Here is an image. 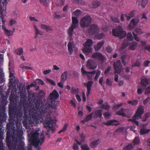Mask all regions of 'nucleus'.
Here are the masks:
<instances>
[{
	"label": "nucleus",
	"instance_id": "obj_1",
	"mask_svg": "<svg viewBox=\"0 0 150 150\" xmlns=\"http://www.w3.org/2000/svg\"><path fill=\"white\" fill-rule=\"evenodd\" d=\"M50 113L47 111L46 112H41L40 111L39 107L35 109L33 108L29 112L30 118L28 119L29 124L32 125L38 123L40 121L43 122L44 126L47 131L50 130L54 131L55 129L52 125L55 123V121L52 120L50 118Z\"/></svg>",
	"mask_w": 150,
	"mask_h": 150
},
{
	"label": "nucleus",
	"instance_id": "obj_2",
	"mask_svg": "<svg viewBox=\"0 0 150 150\" xmlns=\"http://www.w3.org/2000/svg\"><path fill=\"white\" fill-rule=\"evenodd\" d=\"M28 140L31 144L36 147L41 145L44 141V135L41 134H39V129L32 131L28 130Z\"/></svg>",
	"mask_w": 150,
	"mask_h": 150
},
{
	"label": "nucleus",
	"instance_id": "obj_3",
	"mask_svg": "<svg viewBox=\"0 0 150 150\" xmlns=\"http://www.w3.org/2000/svg\"><path fill=\"white\" fill-rule=\"evenodd\" d=\"M144 109L143 106H140L137 108V111L132 119H129V120L135 124L137 125H139V122L136 120L137 119L141 118V115L144 113Z\"/></svg>",
	"mask_w": 150,
	"mask_h": 150
},
{
	"label": "nucleus",
	"instance_id": "obj_4",
	"mask_svg": "<svg viewBox=\"0 0 150 150\" xmlns=\"http://www.w3.org/2000/svg\"><path fill=\"white\" fill-rule=\"evenodd\" d=\"M78 20L76 17L74 16L72 17V24L71 26L69 28L68 30V33L69 35L68 37V39H69L70 40L71 39L73 30L78 26Z\"/></svg>",
	"mask_w": 150,
	"mask_h": 150
},
{
	"label": "nucleus",
	"instance_id": "obj_5",
	"mask_svg": "<svg viewBox=\"0 0 150 150\" xmlns=\"http://www.w3.org/2000/svg\"><path fill=\"white\" fill-rule=\"evenodd\" d=\"M92 21L91 17L88 15L83 17L80 22V24L81 28H85L88 26Z\"/></svg>",
	"mask_w": 150,
	"mask_h": 150
},
{
	"label": "nucleus",
	"instance_id": "obj_6",
	"mask_svg": "<svg viewBox=\"0 0 150 150\" xmlns=\"http://www.w3.org/2000/svg\"><path fill=\"white\" fill-rule=\"evenodd\" d=\"M59 94L56 90H54L52 92L50 93L48 98V101L50 103V105H53V103L55 100L59 97Z\"/></svg>",
	"mask_w": 150,
	"mask_h": 150
},
{
	"label": "nucleus",
	"instance_id": "obj_7",
	"mask_svg": "<svg viewBox=\"0 0 150 150\" xmlns=\"http://www.w3.org/2000/svg\"><path fill=\"white\" fill-rule=\"evenodd\" d=\"M99 31V28L97 25L92 24L90 26L88 33L89 35H93L98 33Z\"/></svg>",
	"mask_w": 150,
	"mask_h": 150
},
{
	"label": "nucleus",
	"instance_id": "obj_8",
	"mask_svg": "<svg viewBox=\"0 0 150 150\" xmlns=\"http://www.w3.org/2000/svg\"><path fill=\"white\" fill-rule=\"evenodd\" d=\"M127 39L124 40L122 42V50L125 49L129 45V41H132L133 40V37L130 32L127 33Z\"/></svg>",
	"mask_w": 150,
	"mask_h": 150
},
{
	"label": "nucleus",
	"instance_id": "obj_9",
	"mask_svg": "<svg viewBox=\"0 0 150 150\" xmlns=\"http://www.w3.org/2000/svg\"><path fill=\"white\" fill-rule=\"evenodd\" d=\"M143 33V32L141 29L138 27L135 28L132 32L134 40L137 42H139V39L138 37L137 34H141Z\"/></svg>",
	"mask_w": 150,
	"mask_h": 150
},
{
	"label": "nucleus",
	"instance_id": "obj_10",
	"mask_svg": "<svg viewBox=\"0 0 150 150\" xmlns=\"http://www.w3.org/2000/svg\"><path fill=\"white\" fill-rule=\"evenodd\" d=\"M86 66L90 69H94L97 66V63L93 60L89 59L87 61Z\"/></svg>",
	"mask_w": 150,
	"mask_h": 150
},
{
	"label": "nucleus",
	"instance_id": "obj_11",
	"mask_svg": "<svg viewBox=\"0 0 150 150\" xmlns=\"http://www.w3.org/2000/svg\"><path fill=\"white\" fill-rule=\"evenodd\" d=\"M92 57L96 60L101 61L102 62H103L105 59L104 57L102 54L99 52L93 53L92 55Z\"/></svg>",
	"mask_w": 150,
	"mask_h": 150
},
{
	"label": "nucleus",
	"instance_id": "obj_12",
	"mask_svg": "<svg viewBox=\"0 0 150 150\" xmlns=\"http://www.w3.org/2000/svg\"><path fill=\"white\" fill-rule=\"evenodd\" d=\"M150 83V79L144 77L142 78L140 83V86H142V89L145 90L148 85Z\"/></svg>",
	"mask_w": 150,
	"mask_h": 150
},
{
	"label": "nucleus",
	"instance_id": "obj_13",
	"mask_svg": "<svg viewBox=\"0 0 150 150\" xmlns=\"http://www.w3.org/2000/svg\"><path fill=\"white\" fill-rule=\"evenodd\" d=\"M122 28L120 26L118 27L116 29L112 30V33L113 35L118 37L120 39L121 38Z\"/></svg>",
	"mask_w": 150,
	"mask_h": 150
},
{
	"label": "nucleus",
	"instance_id": "obj_14",
	"mask_svg": "<svg viewBox=\"0 0 150 150\" xmlns=\"http://www.w3.org/2000/svg\"><path fill=\"white\" fill-rule=\"evenodd\" d=\"M81 70L82 74L83 75H86L89 79H91L92 75H94L95 73V71L92 72L86 71L85 70L84 68L83 67L81 68Z\"/></svg>",
	"mask_w": 150,
	"mask_h": 150
},
{
	"label": "nucleus",
	"instance_id": "obj_15",
	"mask_svg": "<svg viewBox=\"0 0 150 150\" xmlns=\"http://www.w3.org/2000/svg\"><path fill=\"white\" fill-rule=\"evenodd\" d=\"M114 68L115 70V74L120 73L121 69V62L118 60L115 62L114 64Z\"/></svg>",
	"mask_w": 150,
	"mask_h": 150
},
{
	"label": "nucleus",
	"instance_id": "obj_16",
	"mask_svg": "<svg viewBox=\"0 0 150 150\" xmlns=\"http://www.w3.org/2000/svg\"><path fill=\"white\" fill-rule=\"evenodd\" d=\"M139 19L138 18H134L132 19L129 25V28L130 29H132L135 27L139 22Z\"/></svg>",
	"mask_w": 150,
	"mask_h": 150
},
{
	"label": "nucleus",
	"instance_id": "obj_17",
	"mask_svg": "<svg viewBox=\"0 0 150 150\" xmlns=\"http://www.w3.org/2000/svg\"><path fill=\"white\" fill-rule=\"evenodd\" d=\"M93 83V82L92 81H90L88 82L84 83V86L86 87L87 89V95L88 97L89 94L91 93V86Z\"/></svg>",
	"mask_w": 150,
	"mask_h": 150
},
{
	"label": "nucleus",
	"instance_id": "obj_18",
	"mask_svg": "<svg viewBox=\"0 0 150 150\" xmlns=\"http://www.w3.org/2000/svg\"><path fill=\"white\" fill-rule=\"evenodd\" d=\"M119 122L115 120H108L106 122H104L103 123V125H119Z\"/></svg>",
	"mask_w": 150,
	"mask_h": 150
},
{
	"label": "nucleus",
	"instance_id": "obj_19",
	"mask_svg": "<svg viewBox=\"0 0 150 150\" xmlns=\"http://www.w3.org/2000/svg\"><path fill=\"white\" fill-rule=\"evenodd\" d=\"M68 50L70 54H72L73 52V49L75 47V45L73 41H70L68 45Z\"/></svg>",
	"mask_w": 150,
	"mask_h": 150
},
{
	"label": "nucleus",
	"instance_id": "obj_20",
	"mask_svg": "<svg viewBox=\"0 0 150 150\" xmlns=\"http://www.w3.org/2000/svg\"><path fill=\"white\" fill-rule=\"evenodd\" d=\"M84 47L82 49V52L86 55H88L90 53H92L93 48L88 46H84Z\"/></svg>",
	"mask_w": 150,
	"mask_h": 150
},
{
	"label": "nucleus",
	"instance_id": "obj_21",
	"mask_svg": "<svg viewBox=\"0 0 150 150\" xmlns=\"http://www.w3.org/2000/svg\"><path fill=\"white\" fill-rule=\"evenodd\" d=\"M150 131V129H147L146 126L144 125L140 127V134L141 135H143L149 133Z\"/></svg>",
	"mask_w": 150,
	"mask_h": 150
},
{
	"label": "nucleus",
	"instance_id": "obj_22",
	"mask_svg": "<svg viewBox=\"0 0 150 150\" xmlns=\"http://www.w3.org/2000/svg\"><path fill=\"white\" fill-rule=\"evenodd\" d=\"M136 12V11L133 10L131 11L129 13L124 14L125 16L127 18V20L129 21L132 18L134 17Z\"/></svg>",
	"mask_w": 150,
	"mask_h": 150
},
{
	"label": "nucleus",
	"instance_id": "obj_23",
	"mask_svg": "<svg viewBox=\"0 0 150 150\" xmlns=\"http://www.w3.org/2000/svg\"><path fill=\"white\" fill-rule=\"evenodd\" d=\"M104 41L102 40L98 43L97 44L94 46V48L96 51H98L101 49L104 43Z\"/></svg>",
	"mask_w": 150,
	"mask_h": 150
},
{
	"label": "nucleus",
	"instance_id": "obj_24",
	"mask_svg": "<svg viewBox=\"0 0 150 150\" xmlns=\"http://www.w3.org/2000/svg\"><path fill=\"white\" fill-rule=\"evenodd\" d=\"M100 5V2L97 1H94L92 2L89 4V6L91 8H96L99 7Z\"/></svg>",
	"mask_w": 150,
	"mask_h": 150
},
{
	"label": "nucleus",
	"instance_id": "obj_25",
	"mask_svg": "<svg viewBox=\"0 0 150 150\" xmlns=\"http://www.w3.org/2000/svg\"><path fill=\"white\" fill-rule=\"evenodd\" d=\"M130 56L128 54H123V52H122V64L125 65V63L127 62L130 58Z\"/></svg>",
	"mask_w": 150,
	"mask_h": 150
},
{
	"label": "nucleus",
	"instance_id": "obj_26",
	"mask_svg": "<svg viewBox=\"0 0 150 150\" xmlns=\"http://www.w3.org/2000/svg\"><path fill=\"white\" fill-rule=\"evenodd\" d=\"M41 28L42 29H45L47 31L50 32L52 31V28L49 25L44 24H42L41 25Z\"/></svg>",
	"mask_w": 150,
	"mask_h": 150
},
{
	"label": "nucleus",
	"instance_id": "obj_27",
	"mask_svg": "<svg viewBox=\"0 0 150 150\" xmlns=\"http://www.w3.org/2000/svg\"><path fill=\"white\" fill-rule=\"evenodd\" d=\"M148 2V0H142L139 4V7L143 8H145Z\"/></svg>",
	"mask_w": 150,
	"mask_h": 150
},
{
	"label": "nucleus",
	"instance_id": "obj_28",
	"mask_svg": "<svg viewBox=\"0 0 150 150\" xmlns=\"http://www.w3.org/2000/svg\"><path fill=\"white\" fill-rule=\"evenodd\" d=\"M34 29L35 31V38H36L37 37L38 35H43V33L42 31L38 29V27L35 25H34Z\"/></svg>",
	"mask_w": 150,
	"mask_h": 150
},
{
	"label": "nucleus",
	"instance_id": "obj_29",
	"mask_svg": "<svg viewBox=\"0 0 150 150\" xmlns=\"http://www.w3.org/2000/svg\"><path fill=\"white\" fill-rule=\"evenodd\" d=\"M138 43L136 42H133L130 44L129 49L134 50L136 48L138 45Z\"/></svg>",
	"mask_w": 150,
	"mask_h": 150
},
{
	"label": "nucleus",
	"instance_id": "obj_30",
	"mask_svg": "<svg viewBox=\"0 0 150 150\" xmlns=\"http://www.w3.org/2000/svg\"><path fill=\"white\" fill-rule=\"evenodd\" d=\"M80 136L81 139V140L80 142H79L77 139H76L75 140V142L76 143L79 145H81L82 143L84 142L85 139V136L84 134L81 133L80 135Z\"/></svg>",
	"mask_w": 150,
	"mask_h": 150
},
{
	"label": "nucleus",
	"instance_id": "obj_31",
	"mask_svg": "<svg viewBox=\"0 0 150 150\" xmlns=\"http://www.w3.org/2000/svg\"><path fill=\"white\" fill-rule=\"evenodd\" d=\"M2 28L4 31L5 33L7 35L10 36L13 34V32L12 31L7 30L5 26L3 25L2 26Z\"/></svg>",
	"mask_w": 150,
	"mask_h": 150
},
{
	"label": "nucleus",
	"instance_id": "obj_32",
	"mask_svg": "<svg viewBox=\"0 0 150 150\" xmlns=\"http://www.w3.org/2000/svg\"><path fill=\"white\" fill-rule=\"evenodd\" d=\"M100 143V140L97 139L96 140L92 142L90 144V146L92 148H95Z\"/></svg>",
	"mask_w": 150,
	"mask_h": 150
},
{
	"label": "nucleus",
	"instance_id": "obj_33",
	"mask_svg": "<svg viewBox=\"0 0 150 150\" xmlns=\"http://www.w3.org/2000/svg\"><path fill=\"white\" fill-rule=\"evenodd\" d=\"M93 41L91 39L87 40L85 43L83 44V46H88L91 47L92 45Z\"/></svg>",
	"mask_w": 150,
	"mask_h": 150
},
{
	"label": "nucleus",
	"instance_id": "obj_34",
	"mask_svg": "<svg viewBox=\"0 0 150 150\" xmlns=\"http://www.w3.org/2000/svg\"><path fill=\"white\" fill-rule=\"evenodd\" d=\"M65 0H57L55 4L58 6H62L64 4Z\"/></svg>",
	"mask_w": 150,
	"mask_h": 150
},
{
	"label": "nucleus",
	"instance_id": "obj_35",
	"mask_svg": "<svg viewBox=\"0 0 150 150\" xmlns=\"http://www.w3.org/2000/svg\"><path fill=\"white\" fill-rule=\"evenodd\" d=\"M67 72L65 71L63 73L61 76V80L62 81H65L67 78Z\"/></svg>",
	"mask_w": 150,
	"mask_h": 150
},
{
	"label": "nucleus",
	"instance_id": "obj_36",
	"mask_svg": "<svg viewBox=\"0 0 150 150\" xmlns=\"http://www.w3.org/2000/svg\"><path fill=\"white\" fill-rule=\"evenodd\" d=\"M103 111L100 110H96L95 112V114L97 116L96 117H101L102 116V112Z\"/></svg>",
	"mask_w": 150,
	"mask_h": 150
},
{
	"label": "nucleus",
	"instance_id": "obj_37",
	"mask_svg": "<svg viewBox=\"0 0 150 150\" xmlns=\"http://www.w3.org/2000/svg\"><path fill=\"white\" fill-rule=\"evenodd\" d=\"M15 52L17 54L21 55L23 54V50L22 48H19L15 50Z\"/></svg>",
	"mask_w": 150,
	"mask_h": 150
},
{
	"label": "nucleus",
	"instance_id": "obj_38",
	"mask_svg": "<svg viewBox=\"0 0 150 150\" xmlns=\"http://www.w3.org/2000/svg\"><path fill=\"white\" fill-rule=\"evenodd\" d=\"M95 71L96 75L94 78V80L95 81H97L100 75L101 74V71L100 70L98 69Z\"/></svg>",
	"mask_w": 150,
	"mask_h": 150
},
{
	"label": "nucleus",
	"instance_id": "obj_39",
	"mask_svg": "<svg viewBox=\"0 0 150 150\" xmlns=\"http://www.w3.org/2000/svg\"><path fill=\"white\" fill-rule=\"evenodd\" d=\"M133 147L132 144H130L125 147L124 149V150H132Z\"/></svg>",
	"mask_w": 150,
	"mask_h": 150
},
{
	"label": "nucleus",
	"instance_id": "obj_40",
	"mask_svg": "<svg viewBox=\"0 0 150 150\" xmlns=\"http://www.w3.org/2000/svg\"><path fill=\"white\" fill-rule=\"evenodd\" d=\"M40 1L41 3L46 6H48L50 3L49 0H40Z\"/></svg>",
	"mask_w": 150,
	"mask_h": 150
},
{
	"label": "nucleus",
	"instance_id": "obj_41",
	"mask_svg": "<svg viewBox=\"0 0 150 150\" xmlns=\"http://www.w3.org/2000/svg\"><path fill=\"white\" fill-rule=\"evenodd\" d=\"M81 11L79 9H77L73 13V15L78 16L81 15Z\"/></svg>",
	"mask_w": 150,
	"mask_h": 150
},
{
	"label": "nucleus",
	"instance_id": "obj_42",
	"mask_svg": "<svg viewBox=\"0 0 150 150\" xmlns=\"http://www.w3.org/2000/svg\"><path fill=\"white\" fill-rule=\"evenodd\" d=\"M100 106L101 108L105 109L106 110H108L110 108V106L107 103H104L102 105V106L100 105Z\"/></svg>",
	"mask_w": 150,
	"mask_h": 150
},
{
	"label": "nucleus",
	"instance_id": "obj_43",
	"mask_svg": "<svg viewBox=\"0 0 150 150\" xmlns=\"http://www.w3.org/2000/svg\"><path fill=\"white\" fill-rule=\"evenodd\" d=\"M18 147L19 148H20V150H26L24 147V143L23 142H21L20 145H19ZM28 150H32L31 149H29Z\"/></svg>",
	"mask_w": 150,
	"mask_h": 150
},
{
	"label": "nucleus",
	"instance_id": "obj_44",
	"mask_svg": "<svg viewBox=\"0 0 150 150\" xmlns=\"http://www.w3.org/2000/svg\"><path fill=\"white\" fill-rule=\"evenodd\" d=\"M105 36V35L103 33H100L96 35L95 36V38L99 40H100Z\"/></svg>",
	"mask_w": 150,
	"mask_h": 150
},
{
	"label": "nucleus",
	"instance_id": "obj_45",
	"mask_svg": "<svg viewBox=\"0 0 150 150\" xmlns=\"http://www.w3.org/2000/svg\"><path fill=\"white\" fill-rule=\"evenodd\" d=\"M138 102V101L137 100H135L133 101L130 100L128 101H127V103L132 105H135L137 104Z\"/></svg>",
	"mask_w": 150,
	"mask_h": 150
},
{
	"label": "nucleus",
	"instance_id": "obj_46",
	"mask_svg": "<svg viewBox=\"0 0 150 150\" xmlns=\"http://www.w3.org/2000/svg\"><path fill=\"white\" fill-rule=\"evenodd\" d=\"M81 148L82 150H89L90 148L88 145L87 144H83L82 145Z\"/></svg>",
	"mask_w": 150,
	"mask_h": 150
},
{
	"label": "nucleus",
	"instance_id": "obj_47",
	"mask_svg": "<svg viewBox=\"0 0 150 150\" xmlns=\"http://www.w3.org/2000/svg\"><path fill=\"white\" fill-rule=\"evenodd\" d=\"M141 66V62L139 60H137L135 63L132 65V67H139Z\"/></svg>",
	"mask_w": 150,
	"mask_h": 150
},
{
	"label": "nucleus",
	"instance_id": "obj_48",
	"mask_svg": "<svg viewBox=\"0 0 150 150\" xmlns=\"http://www.w3.org/2000/svg\"><path fill=\"white\" fill-rule=\"evenodd\" d=\"M139 137H136L134 138L133 141V143L134 145L138 144L139 143Z\"/></svg>",
	"mask_w": 150,
	"mask_h": 150
},
{
	"label": "nucleus",
	"instance_id": "obj_49",
	"mask_svg": "<svg viewBox=\"0 0 150 150\" xmlns=\"http://www.w3.org/2000/svg\"><path fill=\"white\" fill-rule=\"evenodd\" d=\"M46 80L47 82L49 83L50 84H51L53 86H55L56 85V83L54 81L48 78Z\"/></svg>",
	"mask_w": 150,
	"mask_h": 150
},
{
	"label": "nucleus",
	"instance_id": "obj_50",
	"mask_svg": "<svg viewBox=\"0 0 150 150\" xmlns=\"http://www.w3.org/2000/svg\"><path fill=\"white\" fill-rule=\"evenodd\" d=\"M144 90L142 89V86H141L138 87L137 90V92L139 94H141Z\"/></svg>",
	"mask_w": 150,
	"mask_h": 150
},
{
	"label": "nucleus",
	"instance_id": "obj_51",
	"mask_svg": "<svg viewBox=\"0 0 150 150\" xmlns=\"http://www.w3.org/2000/svg\"><path fill=\"white\" fill-rule=\"evenodd\" d=\"M68 125V124L66 123L64 124L63 128L60 130L58 132V133H60L61 132L65 131L67 129V128Z\"/></svg>",
	"mask_w": 150,
	"mask_h": 150
},
{
	"label": "nucleus",
	"instance_id": "obj_52",
	"mask_svg": "<svg viewBox=\"0 0 150 150\" xmlns=\"http://www.w3.org/2000/svg\"><path fill=\"white\" fill-rule=\"evenodd\" d=\"M16 23V22L15 19H11L9 23V24L10 26H12Z\"/></svg>",
	"mask_w": 150,
	"mask_h": 150
},
{
	"label": "nucleus",
	"instance_id": "obj_53",
	"mask_svg": "<svg viewBox=\"0 0 150 150\" xmlns=\"http://www.w3.org/2000/svg\"><path fill=\"white\" fill-rule=\"evenodd\" d=\"M112 80L107 79H106V84L109 86H111L112 85Z\"/></svg>",
	"mask_w": 150,
	"mask_h": 150
},
{
	"label": "nucleus",
	"instance_id": "obj_54",
	"mask_svg": "<svg viewBox=\"0 0 150 150\" xmlns=\"http://www.w3.org/2000/svg\"><path fill=\"white\" fill-rule=\"evenodd\" d=\"M112 21L115 23H119V20L117 17L115 16L112 17Z\"/></svg>",
	"mask_w": 150,
	"mask_h": 150
},
{
	"label": "nucleus",
	"instance_id": "obj_55",
	"mask_svg": "<svg viewBox=\"0 0 150 150\" xmlns=\"http://www.w3.org/2000/svg\"><path fill=\"white\" fill-rule=\"evenodd\" d=\"M111 115V114L109 112H105L103 114V115L105 119H108Z\"/></svg>",
	"mask_w": 150,
	"mask_h": 150
},
{
	"label": "nucleus",
	"instance_id": "obj_56",
	"mask_svg": "<svg viewBox=\"0 0 150 150\" xmlns=\"http://www.w3.org/2000/svg\"><path fill=\"white\" fill-rule=\"evenodd\" d=\"M35 83L36 84L41 85H43L44 83V82L43 81L39 79L36 80L35 81Z\"/></svg>",
	"mask_w": 150,
	"mask_h": 150
},
{
	"label": "nucleus",
	"instance_id": "obj_57",
	"mask_svg": "<svg viewBox=\"0 0 150 150\" xmlns=\"http://www.w3.org/2000/svg\"><path fill=\"white\" fill-rule=\"evenodd\" d=\"M150 93V85L148 86L145 90L144 93L145 94H148Z\"/></svg>",
	"mask_w": 150,
	"mask_h": 150
},
{
	"label": "nucleus",
	"instance_id": "obj_58",
	"mask_svg": "<svg viewBox=\"0 0 150 150\" xmlns=\"http://www.w3.org/2000/svg\"><path fill=\"white\" fill-rule=\"evenodd\" d=\"M4 54H0V64L1 65L4 62Z\"/></svg>",
	"mask_w": 150,
	"mask_h": 150
},
{
	"label": "nucleus",
	"instance_id": "obj_59",
	"mask_svg": "<svg viewBox=\"0 0 150 150\" xmlns=\"http://www.w3.org/2000/svg\"><path fill=\"white\" fill-rule=\"evenodd\" d=\"M106 51L108 52H112V49L110 46H108L106 48Z\"/></svg>",
	"mask_w": 150,
	"mask_h": 150
},
{
	"label": "nucleus",
	"instance_id": "obj_60",
	"mask_svg": "<svg viewBox=\"0 0 150 150\" xmlns=\"http://www.w3.org/2000/svg\"><path fill=\"white\" fill-rule=\"evenodd\" d=\"M92 114L91 113L87 116L86 119V121H88L90 120L92 118Z\"/></svg>",
	"mask_w": 150,
	"mask_h": 150
},
{
	"label": "nucleus",
	"instance_id": "obj_61",
	"mask_svg": "<svg viewBox=\"0 0 150 150\" xmlns=\"http://www.w3.org/2000/svg\"><path fill=\"white\" fill-rule=\"evenodd\" d=\"M76 101L75 99L74 100H71L70 101V103L71 105L74 108L76 107V105L75 104Z\"/></svg>",
	"mask_w": 150,
	"mask_h": 150
},
{
	"label": "nucleus",
	"instance_id": "obj_62",
	"mask_svg": "<svg viewBox=\"0 0 150 150\" xmlns=\"http://www.w3.org/2000/svg\"><path fill=\"white\" fill-rule=\"evenodd\" d=\"M9 77L11 78L12 81H13V80L15 79V77L14 76L13 74H12L10 71Z\"/></svg>",
	"mask_w": 150,
	"mask_h": 150
},
{
	"label": "nucleus",
	"instance_id": "obj_63",
	"mask_svg": "<svg viewBox=\"0 0 150 150\" xmlns=\"http://www.w3.org/2000/svg\"><path fill=\"white\" fill-rule=\"evenodd\" d=\"M64 81H62L61 80L58 83V86L61 88H63V87L64 83Z\"/></svg>",
	"mask_w": 150,
	"mask_h": 150
},
{
	"label": "nucleus",
	"instance_id": "obj_64",
	"mask_svg": "<svg viewBox=\"0 0 150 150\" xmlns=\"http://www.w3.org/2000/svg\"><path fill=\"white\" fill-rule=\"evenodd\" d=\"M150 101V97H148L146 98L144 101L143 103L144 104H146L149 101Z\"/></svg>",
	"mask_w": 150,
	"mask_h": 150
}]
</instances>
